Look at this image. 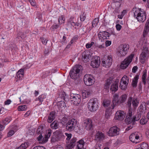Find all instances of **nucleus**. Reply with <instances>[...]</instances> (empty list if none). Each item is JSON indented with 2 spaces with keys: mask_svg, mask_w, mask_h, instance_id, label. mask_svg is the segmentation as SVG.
I'll return each instance as SVG.
<instances>
[{
  "mask_svg": "<svg viewBox=\"0 0 149 149\" xmlns=\"http://www.w3.org/2000/svg\"><path fill=\"white\" fill-rule=\"evenodd\" d=\"M134 16L138 21L143 22L146 19V15L145 11H142L141 8H133Z\"/></svg>",
  "mask_w": 149,
  "mask_h": 149,
  "instance_id": "1",
  "label": "nucleus"
},
{
  "mask_svg": "<svg viewBox=\"0 0 149 149\" xmlns=\"http://www.w3.org/2000/svg\"><path fill=\"white\" fill-rule=\"evenodd\" d=\"M98 103L97 99L93 98L91 99L88 103V108L91 111L95 112L98 109Z\"/></svg>",
  "mask_w": 149,
  "mask_h": 149,
  "instance_id": "2",
  "label": "nucleus"
},
{
  "mask_svg": "<svg viewBox=\"0 0 149 149\" xmlns=\"http://www.w3.org/2000/svg\"><path fill=\"white\" fill-rule=\"evenodd\" d=\"M129 48L128 44H123L120 45L117 49L118 55L119 56H125L127 53Z\"/></svg>",
  "mask_w": 149,
  "mask_h": 149,
  "instance_id": "3",
  "label": "nucleus"
},
{
  "mask_svg": "<svg viewBox=\"0 0 149 149\" xmlns=\"http://www.w3.org/2000/svg\"><path fill=\"white\" fill-rule=\"evenodd\" d=\"M82 68L80 65H77L74 66L73 69L71 70L70 72V75L72 79H74L78 78L79 75V72Z\"/></svg>",
  "mask_w": 149,
  "mask_h": 149,
  "instance_id": "4",
  "label": "nucleus"
},
{
  "mask_svg": "<svg viewBox=\"0 0 149 149\" xmlns=\"http://www.w3.org/2000/svg\"><path fill=\"white\" fill-rule=\"evenodd\" d=\"M77 123V120L73 118L69 120L66 124V130L70 132L72 131L76 127Z\"/></svg>",
  "mask_w": 149,
  "mask_h": 149,
  "instance_id": "5",
  "label": "nucleus"
},
{
  "mask_svg": "<svg viewBox=\"0 0 149 149\" xmlns=\"http://www.w3.org/2000/svg\"><path fill=\"white\" fill-rule=\"evenodd\" d=\"M134 55V54H131L124 60L120 65V68L121 69H124L128 67L132 61Z\"/></svg>",
  "mask_w": 149,
  "mask_h": 149,
  "instance_id": "6",
  "label": "nucleus"
},
{
  "mask_svg": "<svg viewBox=\"0 0 149 149\" xmlns=\"http://www.w3.org/2000/svg\"><path fill=\"white\" fill-rule=\"evenodd\" d=\"M81 97L78 94H71L70 100L72 103L75 105H78L80 102Z\"/></svg>",
  "mask_w": 149,
  "mask_h": 149,
  "instance_id": "7",
  "label": "nucleus"
},
{
  "mask_svg": "<svg viewBox=\"0 0 149 149\" xmlns=\"http://www.w3.org/2000/svg\"><path fill=\"white\" fill-rule=\"evenodd\" d=\"M104 134L100 131H96L94 136V140L97 142H100L105 139Z\"/></svg>",
  "mask_w": 149,
  "mask_h": 149,
  "instance_id": "8",
  "label": "nucleus"
},
{
  "mask_svg": "<svg viewBox=\"0 0 149 149\" xmlns=\"http://www.w3.org/2000/svg\"><path fill=\"white\" fill-rule=\"evenodd\" d=\"M84 81L85 84L87 86L92 85L95 81L91 75L86 74L84 77Z\"/></svg>",
  "mask_w": 149,
  "mask_h": 149,
  "instance_id": "9",
  "label": "nucleus"
},
{
  "mask_svg": "<svg viewBox=\"0 0 149 149\" xmlns=\"http://www.w3.org/2000/svg\"><path fill=\"white\" fill-rule=\"evenodd\" d=\"M129 82V78L127 77L126 76H124L121 80L119 87L123 90H125L127 87Z\"/></svg>",
  "mask_w": 149,
  "mask_h": 149,
  "instance_id": "10",
  "label": "nucleus"
},
{
  "mask_svg": "<svg viewBox=\"0 0 149 149\" xmlns=\"http://www.w3.org/2000/svg\"><path fill=\"white\" fill-rule=\"evenodd\" d=\"M52 132V130L49 129L47 131V133L45 135V136L44 138H42V134H40V135L38 138V140L39 141H42V143H44L46 142L48 140L49 138L50 137L51 133Z\"/></svg>",
  "mask_w": 149,
  "mask_h": 149,
  "instance_id": "11",
  "label": "nucleus"
},
{
  "mask_svg": "<svg viewBox=\"0 0 149 149\" xmlns=\"http://www.w3.org/2000/svg\"><path fill=\"white\" fill-rule=\"evenodd\" d=\"M120 129L116 126L111 127L108 132V135L110 136H113L119 134Z\"/></svg>",
  "mask_w": 149,
  "mask_h": 149,
  "instance_id": "12",
  "label": "nucleus"
},
{
  "mask_svg": "<svg viewBox=\"0 0 149 149\" xmlns=\"http://www.w3.org/2000/svg\"><path fill=\"white\" fill-rule=\"evenodd\" d=\"M112 56H108L105 58V60L102 61V65L106 68H109L112 64Z\"/></svg>",
  "mask_w": 149,
  "mask_h": 149,
  "instance_id": "13",
  "label": "nucleus"
},
{
  "mask_svg": "<svg viewBox=\"0 0 149 149\" xmlns=\"http://www.w3.org/2000/svg\"><path fill=\"white\" fill-rule=\"evenodd\" d=\"M109 33L106 31L99 32L98 37L100 41L104 42L106 39H108Z\"/></svg>",
  "mask_w": 149,
  "mask_h": 149,
  "instance_id": "14",
  "label": "nucleus"
},
{
  "mask_svg": "<svg viewBox=\"0 0 149 149\" xmlns=\"http://www.w3.org/2000/svg\"><path fill=\"white\" fill-rule=\"evenodd\" d=\"M91 65L93 68H97L99 66L100 64V58L95 56L91 58Z\"/></svg>",
  "mask_w": 149,
  "mask_h": 149,
  "instance_id": "15",
  "label": "nucleus"
},
{
  "mask_svg": "<svg viewBox=\"0 0 149 149\" xmlns=\"http://www.w3.org/2000/svg\"><path fill=\"white\" fill-rule=\"evenodd\" d=\"M84 125L85 128L87 130L93 129V125L92 120L89 118H86L84 120Z\"/></svg>",
  "mask_w": 149,
  "mask_h": 149,
  "instance_id": "16",
  "label": "nucleus"
},
{
  "mask_svg": "<svg viewBox=\"0 0 149 149\" xmlns=\"http://www.w3.org/2000/svg\"><path fill=\"white\" fill-rule=\"evenodd\" d=\"M88 51H84L82 54V60L84 62H88L91 58V55Z\"/></svg>",
  "mask_w": 149,
  "mask_h": 149,
  "instance_id": "17",
  "label": "nucleus"
},
{
  "mask_svg": "<svg viewBox=\"0 0 149 149\" xmlns=\"http://www.w3.org/2000/svg\"><path fill=\"white\" fill-rule=\"evenodd\" d=\"M125 114L124 112L122 111H119L116 112L115 118L118 120H122L125 117Z\"/></svg>",
  "mask_w": 149,
  "mask_h": 149,
  "instance_id": "18",
  "label": "nucleus"
},
{
  "mask_svg": "<svg viewBox=\"0 0 149 149\" xmlns=\"http://www.w3.org/2000/svg\"><path fill=\"white\" fill-rule=\"evenodd\" d=\"M139 137L138 133L135 132L132 133L129 137L130 140L132 142L137 143L138 142L137 140Z\"/></svg>",
  "mask_w": 149,
  "mask_h": 149,
  "instance_id": "19",
  "label": "nucleus"
},
{
  "mask_svg": "<svg viewBox=\"0 0 149 149\" xmlns=\"http://www.w3.org/2000/svg\"><path fill=\"white\" fill-rule=\"evenodd\" d=\"M118 80H116L112 84L110 90L112 93H114L118 90Z\"/></svg>",
  "mask_w": 149,
  "mask_h": 149,
  "instance_id": "20",
  "label": "nucleus"
},
{
  "mask_svg": "<svg viewBox=\"0 0 149 149\" xmlns=\"http://www.w3.org/2000/svg\"><path fill=\"white\" fill-rule=\"evenodd\" d=\"M68 24H70L73 27H75V28H76V27H75L76 26H79L80 25V26H81V24H80V23L74 22V18L73 17H72L69 19L68 21Z\"/></svg>",
  "mask_w": 149,
  "mask_h": 149,
  "instance_id": "21",
  "label": "nucleus"
},
{
  "mask_svg": "<svg viewBox=\"0 0 149 149\" xmlns=\"http://www.w3.org/2000/svg\"><path fill=\"white\" fill-rule=\"evenodd\" d=\"M76 142V139L73 138L70 143H67L66 145L65 149H72L74 146L75 145Z\"/></svg>",
  "mask_w": 149,
  "mask_h": 149,
  "instance_id": "22",
  "label": "nucleus"
},
{
  "mask_svg": "<svg viewBox=\"0 0 149 149\" xmlns=\"http://www.w3.org/2000/svg\"><path fill=\"white\" fill-rule=\"evenodd\" d=\"M118 95L116 94L114 95L113 99V106L111 105V107H112V109H113L114 107L117 105L118 102H119V101L118 100Z\"/></svg>",
  "mask_w": 149,
  "mask_h": 149,
  "instance_id": "23",
  "label": "nucleus"
},
{
  "mask_svg": "<svg viewBox=\"0 0 149 149\" xmlns=\"http://www.w3.org/2000/svg\"><path fill=\"white\" fill-rule=\"evenodd\" d=\"M113 80V78L111 77H109L106 80L104 84L105 89H108L109 88L110 85L112 82Z\"/></svg>",
  "mask_w": 149,
  "mask_h": 149,
  "instance_id": "24",
  "label": "nucleus"
},
{
  "mask_svg": "<svg viewBox=\"0 0 149 149\" xmlns=\"http://www.w3.org/2000/svg\"><path fill=\"white\" fill-rule=\"evenodd\" d=\"M55 113L54 111L51 112L48 117L47 121L49 123H51L55 119Z\"/></svg>",
  "mask_w": 149,
  "mask_h": 149,
  "instance_id": "25",
  "label": "nucleus"
},
{
  "mask_svg": "<svg viewBox=\"0 0 149 149\" xmlns=\"http://www.w3.org/2000/svg\"><path fill=\"white\" fill-rule=\"evenodd\" d=\"M149 31V19L148 20L145 24V29L143 32V36L145 37L148 34Z\"/></svg>",
  "mask_w": 149,
  "mask_h": 149,
  "instance_id": "26",
  "label": "nucleus"
},
{
  "mask_svg": "<svg viewBox=\"0 0 149 149\" xmlns=\"http://www.w3.org/2000/svg\"><path fill=\"white\" fill-rule=\"evenodd\" d=\"M84 141L82 140L79 141L77 143L76 149H84Z\"/></svg>",
  "mask_w": 149,
  "mask_h": 149,
  "instance_id": "27",
  "label": "nucleus"
},
{
  "mask_svg": "<svg viewBox=\"0 0 149 149\" xmlns=\"http://www.w3.org/2000/svg\"><path fill=\"white\" fill-rule=\"evenodd\" d=\"M139 75H136L134 78L132 83V84L133 87H136L137 86L138 80L139 79Z\"/></svg>",
  "mask_w": 149,
  "mask_h": 149,
  "instance_id": "28",
  "label": "nucleus"
},
{
  "mask_svg": "<svg viewBox=\"0 0 149 149\" xmlns=\"http://www.w3.org/2000/svg\"><path fill=\"white\" fill-rule=\"evenodd\" d=\"M147 77V70H144L142 76V81L144 85H146V79Z\"/></svg>",
  "mask_w": 149,
  "mask_h": 149,
  "instance_id": "29",
  "label": "nucleus"
},
{
  "mask_svg": "<svg viewBox=\"0 0 149 149\" xmlns=\"http://www.w3.org/2000/svg\"><path fill=\"white\" fill-rule=\"evenodd\" d=\"M99 22V19L98 18H95L92 21V27L90 28H89V30L90 31L92 29L93 27H95L97 25V24Z\"/></svg>",
  "mask_w": 149,
  "mask_h": 149,
  "instance_id": "30",
  "label": "nucleus"
},
{
  "mask_svg": "<svg viewBox=\"0 0 149 149\" xmlns=\"http://www.w3.org/2000/svg\"><path fill=\"white\" fill-rule=\"evenodd\" d=\"M59 126L58 122L56 120L54 121L50 124V127L51 128L53 129H56L58 128Z\"/></svg>",
  "mask_w": 149,
  "mask_h": 149,
  "instance_id": "31",
  "label": "nucleus"
},
{
  "mask_svg": "<svg viewBox=\"0 0 149 149\" xmlns=\"http://www.w3.org/2000/svg\"><path fill=\"white\" fill-rule=\"evenodd\" d=\"M17 76L19 79H21L24 76V70L21 69L17 73Z\"/></svg>",
  "mask_w": 149,
  "mask_h": 149,
  "instance_id": "32",
  "label": "nucleus"
},
{
  "mask_svg": "<svg viewBox=\"0 0 149 149\" xmlns=\"http://www.w3.org/2000/svg\"><path fill=\"white\" fill-rule=\"evenodd\" d=\"M132 104L134 108L136 107L139 104V102L136 98H134L132 99Z\"/></svg>",
  "mask_w": 149,
  "mask_h": 149,
  "instance_id": "33",
  "label": "nucleus"
},
{
  "mask_svg": "<svg viewBox=\"0 0 149 149\" xmlns=\"http://www.w3.org/2000/svg\"><path fill=\"white\" fill-rule=\"evenodd\" d=\"M90 93H91L90 91L84 90L83 91L82 93V97L83 98H85L88 97Z\"/></svg>",
  "mask_w": 149,
  "mask_h": 149,
  "instance_id": "34",
  "label": "nucleus"
},
{
  "mask_svg": "<svg viewBox=\"0 0 149 149\" xmlns=\"http://www.w3.org/2000/svg\"><path fill=\"white\" fill-rule=\"evenodd\" d=\"M28 145L26 143H24L22 144L20 146L16 148V149H25L28 147Z\"/></svg>",
  "mask_w": 149,
  "mask_h": 149,
  "instance_id": "35",
  "label": "nucleus"
},
{
  "mask_svg": "<svg viewBox=\"0 0 149 149\" xmlns=\"http://www.w3.org/2000/svg\"><path fill=\"white\" fill-rule=\"evenodd\" d=\"M141 117V114L140 113H138L137 114L134 116L132 118L133 120L137 121L139 120Z\"/></svg>",
  "mask_w": 149,
  "mask_h": 149,
  "instance_id": "36",
  "label": "nucleus"
},
{
  "mask_svg": "<svg viewBox=\"0 0 149 149\" xmlns=\"http://www.w3.org/2000/svg\"><path fill=\"white\" fill-rule=\"evenodd\" d=\"M127 96L126 94L122 95L121 97V100L119 101L120 103H122L125 102L126 100Z\"/></svg>",
  "mask_w": 149,
  "mask_h": 149,
  "instance_id": "37",
  "label": "nucleus"
},
{
  "mask_svg": "<svg viewBox=\"0 0 149 149\" xmlns=\"http://www.w3.org/2000/svg\"><path fill=\"white\" fill-rule=\"evenodd\" d=\"M45 98V96L43 95H42L39 96L38 98L36 99V101L39 100L40 103H41Z\"/></svg>",
  "mask_w": 149,
  "mask_h": 149,
  "instance_id": "38",
  "label": "nucleus"
},
{
  "mask_svg": "<svg viewBox=\"0 0 149 149\" xmlns=\"http://www.w3.org/2000/svg\"><path fill=\"white\" fill-rule=\"evenodd\" d=\"M65 18L62 15L59 17L58 18V22L60 24H61L65 22Z\"/></svg>",
  "mask_w": 149,
  "mask_h": 149,
  "instance_id": "39",
  "label": "nucleus"
},
{
  "mask_svg": "<svg viewBox=\"0 0 149 149\" xmlns=\"http://www.w3.org/2000/svg\"><path fill=\"white\" fill-rule=\"evenodd\" d=\"M140 147L141 149H148V146L146 143H143L141 144Z\"/></svg>",
  "mask_w": 149,
  "mask_h": 149,
  "instance_id": "40",
  "label": "nucleus"
},
{
  "mask_svg": "<svg viewBox=\"0 0 149 149\" xmlns=\"http://www.w3.org/2000/svg\"><path fill=\"white\" fill-rule=\"evenodd\" d=\"M132 117H128V116H127L125 119V122L126 123L130 124L132 122Z\"/></svg>",
  "mask_w": 149,
  "mask_h": 149,
  "instance_id": "41",
  "label": "nucleus"
},
{
  "mask_svg": "<svg viewBox=\"0 0 149 149\" xmlns=\"http://www.w3.org/2000/svg\"><path fill=\"white\" fill-rule=\"evenodd\" d=\"M132 98L131 97H130L128 98V101L127 102V105L129 108H131V104L132 102Z\"/></svg>",
  "mask_w": 149,
  "mask_h": 149,
  "instance_id": "42",
  "label": "nucleus"
},
{
  "mask_svg": "<svg viewBox=\"0 0 149 149\" xmlns=\"http://www.w3.org/2000/svg\"><path fill=\"white\" fill-rule=\"evenodd\" d=\"M43 127L42 126H40L38 127L36 131L37 133L39 134H42L43 131Z\"/></svg>",
  "mask_w": 149,
  "mask_h": 149,
  "instance_id": "43",
  "label": "nucleus"
},
{
  "mask_svg": "<svg viewBox=\"0 0 149 149\" xmlns=\"http://www.w3.org/2000/svg\"><path fill=\"white\" fill-rule=\"evenodd\" d=\"M18 109L19 111H25L27 109V107L25 105L20 106L18 107Z\"/></svg>",
  "mask_w": 149,
  "mask_h": 149,
  "instance_id": "44",
  "label": "nucleus"
},
{
  "mask_svg": "<svg viewBox=\"0 0 149 149\" xmlns=\"http://www.w3.org/2000/svg\"><path fill=\"white\" fill-rule=\"evenodd\" d=\"M145 52H144V51L142 52L140 54V58H143L145 59L146 57V53H148V51L147 49H146L145 51Z\"/></svg>",
  "mask_w": 149,
  "mask_h": 149,
  "instance_id": "45",
  "label": "nucleus"
},
{
  "mask_svg": "<svg viewBox=\"0 0 149 149\" xmlns=\"http://www.w3.org/2000/svg\"><path fill=\"white\" fill-rule=\"evenodd\" d=\"M110 104V101L109 100H105L103 102V105L105 107H108Z\"/></svg>",
  "mask_w": 149,
  "mask_h": 149,
  "instance_id": "46",
  "label": "nucleus"
},
{
  "mask_svg": "<svg viewBox=\"0 0 149 149\" xmlns=\"http://www.w3.org/2000/svg\"><path fill=\"white\" fill-rule=\"evenodd\" d=\"M10 121V120L9 118H6L4 120H3L2 121V123L5 125L8 124Z\"/></svg>",
  "mask_w": 149,
  "mask_h": 149,
  "instance_id": "47",
  "label": "nucleus"
},
{
  "mask_svg": "<svg viewBox=\"0 0 149 149\" xmlns=\"http://www.w3.org/2000/svg\"><path fill=\"white\" fill-rule=\"evenodd\" d=\"M68 120L67 118L66 117H63L61 120V123L63 125H65Z\"/></svg>",
  "mask_w": 149,
  "mask_h": 149,
  "instance_id": "48",
  "label": "nucleus"
},
{
  "mask_svg": "<svg viewBox=\"0 0 149 149\" xmlns=\"http://www.w3.org/2000/svg\"><path fill=\"white\" fill-rule=\"evenodd\" d=\"M148 120L146 118H142L140 120V122L141 124L143 125L146 124Z\"/></svg>",
  "mask_w": 149,
  "mask_h": 149,
  "instance_id": "49",
  "label": "nucleus"
},
{
  "mask_svg": "<svg viewBox=\"0 0 149 149\" xmlns=\"http://www.w3.org/2000/svg\"><path fill=\"white\" fill-rule=\"evenodd\" d=\"M80 19L81 21H84L86 19V15L84 13H83L80 17Z\"/></svg>",
  "mask_w": 149,
  "mask_h": 149,
  "instance_id": "50",
  "label": "nucleus"
},
{
  "mask_svg": "<svg viewBox=\"0 0 149 149\" xmlns=\"http://www.w3.org/2000/svg\"><path fill=\"white\" fill-rule=\"evenodd\" d=\"M132 109L130 108L129 109V112L128 113L127 116H128V117H132Z\"/></svg>",
  "mask_w": 149,
  "mask_h": 149,
  "instance_id": "51",
  "label": "nucleus"
},
{
  "mask_svg": "<svg viewBox=\"0 0 149 149\" xmlns=\"http://www.w3.org/2000/svg\"><path fill=\"white\" fill-rule=\"evenodd\" d=\"M56 133L58 135H59L60 136H62L63 135V133L62 130H61L59 129L58 130H57L56 132Z\"/></svg>",
  "mask_w": 149,
  "mask_h": 149,
  "instance_id": "52",
  "label": "nucleus"
},
{
  "mask_svg": "<svg viewBox=\"0 0 149 149\" xmlns=\"http://www.w3.org/2000/svg\"><path fill=\"white\" fill-rule=\"evenodd\" d=\"M58 104L59 107L61 108H62L64 107L65 105V102L63 101H61L59 102Z\"/></svg>",
  "mask_w": 149,
  "mask_h": 149,
  "instance_id": "53",
  "label": "nucleus"
},
{
  "mask_svg": "<svg viewBox=\"0 0 149 149\" xmlns=\"http://www.w3.org/2000/svg\"><path fill=\"white\" fill-rule=\"evenodd\" d=\"M65 134L67 137L66 140H69L72 137V135L71 134H68L67 133H65Z\"/></svg>",
  "mask_w": 149,
  "mask_h": 149,
  "instance_id": "54",
  "label": "nucleus"
},
{
  "mask_svg": "<svg viewBox=\"0 0 149 149\" xmlns=\"http://www.w3.org/2000/svg\"><path fill=\"white\" fill-rule=\"evenodd\" d=\"M18 37H20L22 39L24 38V34L23 32H19L18 33Z\"/></svg>",
  "mask_w": 149,
  "mask_h": 149,
  "instance_id": "55",
  "label": "nucleus"
},
{
  "mask_svg": "<svg viewBox=\"0 0 149 149\" xmlns=\"http://www.w3.org/2000/svg\"><path fill=\"white\" fill-rule=\"evenodd\" d=\"M33 149H46V148L43 146H35Z\"/></svg>",
  "mask_w": 149,
  "mask_h": 149,
  "instance_id": "56",
  "label": "nucleus"
},
{
  "mask_svg": "<svg viewBox=\"0 0 149 149\" xmlns=\"http://www.w3.org/2000/svg\"><path fill=\"white\" fill-rule=\"evenodd\" d=\"M14 132L13 130H10L8 133V136L10 137L13 135L14 133Z\"/></svg>",
  "mask_w": 149,
  "mask_h": 149,
  "instance_id": "57",
  "label": "nucleus"
},
{
  "mask_svg": "<svg viewBox=\"0 0 149 149\" xmlns=\"http://www.w3.org/2000/svg\"><path fill=\"white\" fill-rule=\"evenodd\" d=\"M31 5L33 6H35L36 5V3L35 0H29Z\"/></svg>",
  "mask_w": 149,
  "mask_h": 149,
  "instance_id": "58",
  "label": "nucleus"
},
{
  "mask_svg": "<svg viewBox=\"0 0 149 149\" xmlns=\"http://www.w3.org/2000/svg\"><path fill=\"white\" fill-rule=\"evenodd\" d=\"M125 10H123V11H122L121 12V14L119 15H118V18L120 19H122L123 18V16H124V14H123V13L124 12H125Z\"/></svg>",
  "mask_w": 149,
  "mask_h": 149,
  "instance_id": "59",
  "label": "nucleus"
},
{
  "mask_svg": "<svg viewBox=\"0 0 149 149\" xmlns=\"http://www.w3.org/2000/svg\"><path fill=\"white\" fill-rule=\"evenodd\" d=\"M111 43V41L107 40L105 42V45L107 47L110 46Z\"/></svg>",
  "mask_w": 149,
  "mask_h": 149,
  "instance_id": "60",
  "label": "nucleus"
},
{
  "mask_svg": "<svg viewBox=\"0 0 149 149\" xmlns=\"http://www.w3.org/2000/svg\"><path fill=\"white\" fill-rule=\"evenodd\" d=\"M116 27V29L118 31L120 30L122 28V26L119 24H117Z\"/></svg>",
  "mask_w": 149,
  "mask_h": 149,
  "instance_id": "61",
  "label": "nucleus"
},
{
  "mask_svg": "<svg viewBox=\"0 0 149 149\" xmlns=\"http://www.w3.org/2000/svg\"><path fill=\"white\" fill-rule=\"evenodd\" d=\"M41 39L42 43L45 45H46L47 43V40H46V39L43 38H42Z\"/></svg>",
  "mask_w": 149,
  "mask_h": 149,
  "instance_id": "62",
  "label": "nucleus"
},
{
  "mask_svg": "<svg viewBox=\"0 0 149 149\" xmlns=\"http://www.w3.org/2000/svg\"><path fill=\"white\" fill-rule=\"evenodd\" d=\"M35 133V131L34 130H29L28 133L30 135H33Z\"/></svg>",
  "mask_w": 149,
  "mask_h": 149,
  "instance_id": "63",
  "label": "nucleus"
},
{
  "mask_svg": "<svg viewBox=\"0 0 149 149\" xmlns=\"http://www.w3.org/2000/svg\"><path fill=\"white\" fill-rule=\"evenodd\" d=\"M93 149H100V146L99 144H96L93 148Z\"/></svg>",
  "mask_w": 149,
  "mask_h": 149,
  "instance_id": "64",
  "label": "nucleus"
}]
</instances>
